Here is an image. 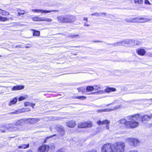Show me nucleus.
I'll return each instance as SVG.
<instances>
[{"label": "nucleus", "instance_id": "obj_30", "mask_svg": "<svg viewBox=\"0 0 152 152\" xmlns=\"http://www.w3.org/2000/svg\"><path fill=\"white\" fill-rule=\"evenodd\" d=\"M9 20V18L7 17H2L0 16V21L2 22H4L6 21Z\"/></svg>", "mask_w": 152, "mask_h": 152}, {"label": "nucleus", "instance_id": "obj_16", "mask_svg": "<svg viewBox=\"0 0 152 152\" xmlns=\"http://www.w3.org/2000/svg\"><path fill=\"white\" fill-rule=\"evenodd\" d=\"M152 118V114L150 116L145 115L142 117V121L144 123L145 121H148L150 118Z\"/></svg>", "mask_w": 152, "mask_h": 152}, {"label": "nucleus", "instance_id": "obj_26", "mask_svg": "<svg viewBox=\"0 0 152 152\" xmlns=\"http://www.w3.org/2000/svg\"><path fill=\"white\" fill-rule=\"evenodd\" d=\"M42 17L36 16L32 18L33 20L35 21H42Z\"/></svg>", "mask_w": 152, "mask_h": 152}, {"label": "nucleus", "instance_id": "obj_25", "mask_svg": "<svg viewBox=\"0 0 152 152\" xmlns=\"http://www.w3.org/2000/svg\"><path fill=\"white\" fill-rule=\"evenodd\" d=\"M25 121L24 119H20L18 121L16 124L17 125H21V126H22L25 123Z\"/></svg>", "mask_w": 152, "mask_h": 152}, {"label": "nucleus", "instance_id": "obj_50", "mask_svg": "<svg viewBox=\"0 0 152 152\" xmlns=\"http://www.w3.org/2000/svg\"><path fill=\"white\" fill-rule=\"evenodd\" d=\"M106 13L105 12H99V15L100 16H102V15H106Z\"/></svg>", "mask_w": 152, "mask_h": 152}, {"label": "nucleus", "instance_id": "obj_17", "mask_svg": "<svg viewBox=\"0 0 152 152\" xmlns=\"http://www.w3.org/2000/svg\"><path fill=\"white\" fill-rule=\"evenodd\" d=\"M137 53L140 55L143 56L146 53L145 50L143 49H139L137 51Z\"/></svg>", "mask_w": 152, "mask_h": 152}, {"label": "nucleus", "instance_id": "obj_11", "mask_svg": "<svg viewBox=\"0 0 152 152\" xmlns=\"http://www.w3.org/2000/svg\"><path fill=\"white\" fill-rule=\"evenodd\" d=\"M75 16L71 15H66V23H71L74 22L75 20Z\"/></svg>", "mask_w": 152, "mask_h": 152}, {"label": "nucleus", "instance_id": "obj_14", "mask_svg": "<svg viewBox=\"0 0 152 152\" xmlns=\"http://www.w3.org/2000/svg\"><path fill=\"white\" fill-rule=\"evenodd\" d=\"M58 21L61 23H66V15L60 16L57 18Z\"/></svg>", "mask_w": 152, "mask_h": 152}, {"label": "nucleus", "instance_id": "obj_5", "mask_svg": "<svg viewBox=\"0 0 152 152\" xmlns=\"http://www.w3.org/2000/svg\"><path fill=\"white\" fill-rule=\"evenodd\" d=\"M55 129L59 134V135L57 137L58 139H60L61 137L64 136L65 134V130L64 128L62 126L58 125L55 128Z\"/></svg>", "mask_w": 152, "mask_h": 152}, {"label": "nucleus", "instance_id": "obj_40", "mask_svg": "<svg viewBox=\"0 0 152 152\" xmlns=\"http://www.w3.org/2000/svg\"><path fill=\"white\" fill-rule=\"evenodd\" d=\"M20 111H23V112H24L25 111L28 112V111H30V110L28 108H26V109H23L21 110H20Z\"/></svg>", "mask_w": 152, "mask_h": 152}, {"label": "nucleus", "instance_id": "obj_49", "mask_svg": "<svg viewBox=\"0 0 152 152\" xmlns=\"http://www.w3.org/2000/svg\"><path fill=\"white\" fill-rule=\"evenodd\" d=\"M152 124H147L145 125V126L147 127H150L151 126Z\"/></svg>", "mask_w": 152, "mask_h": 152}, {"label": "nucleus", "instance_id": "obj_1", "mask_svg": "<svg viewBox=\"0 0 152 152\" xmlns=\"http://www.w3.org/2000/svg\"><path fill=\"white\" fill-rule=\"evenodd\" d=\"M125 145V143L118 142L114 145L107 143L104 145L102 148L101 152H121L124 151Z\"/></svg>", "mask_w": 152, "mask_h": 152}, {"label": "nucleus", "instance_id": "obj_32", "mask_svg": "<svg viewBox=\"0 0 152 152\" xmlns=\"http://www.w3.org/2000/svg\"><path fill=\"white\" fill-rule=\"evenodd\" d=\"M42 21L50 22L52 21V20L51 18H42Z\"/></svg>", "mask_w": 152, "mask_h": 152}, {"label": "nucleus", "instance_id": "obj_43", "mask_svg": "<svg viewBox=\"0 0 152 152\" xmlns=\"http://www.w3.org/2000/svg\"><path fill=\"white\" fill-rule=\"evenodd\" d=\"M79 36L78 35H71L69 36V37H71L72 38H74L75 37H77Z\"/></svg>", "mask_w": 152, "mask_h": 152}, {"label": "nucleus", "instance_id": "obj_33", "mask_svg": "<svg viewBox=\"0 0 152 152\" xmlns=\"http://www.w3.org/2000/svg\"><path fill=\"white\" fill-rule=\"evenodd\" d=\"M134 1L136 4H142L143 2V0H134Z\"/></svg>", "mask_w": 152, "mask_h": 152}, {"label": "nucleus", "instance_id": "obj_37", "mask_svg": "<svg viewBox=\"0 0 152 152\" xmlns=\"http://www.w3.org/2000/svg\"><path fill=\"white\" fill-rule=\"evenodd\" d=\"M40 34V31H35L34 32L33 35L39 36Z\"/></svg>", "mask_w": 152, "mask_h": 152}, {"label": "nucleus", "instance_id": "obj_31", "mask_svg": "<svg viewBox=\"0 0 152 152\" xmlns=\"http://www.w3.org/2000/svg\"><path fill=\"white\" fill-rule=\"evenodd\" d=\"M94 90V87L92 86H88L86 88V90L87 91H92Z\"/></svg>", "mask_w": 152, "mask_h": 152}, {"label": "nucleus", "instance_id": "obj_34", "mask_svg": "<svg viewBox=\"0 0 152 152\" xmlns=\"http://www.w3.org/2000/svg\"><path fill=\"white\" fill-rule=\"evenodd\" d=\"M94 90H99L102 89V87L99 85L94 86Z\"/></svg>", "mask_w": 152, "mask_h": 152}, {"label": "nucleus", "instance_id": "obj_18", "mask_svg": "<svg viewBox=\"0 0 152 152\" xmlns=\"http://www.w3.org/2000/svg\"><path fill=\"white\" fill-rule=\"evenodd\" d=\"M25 86H24L18 85L14 86L12 88V90L13 91L19 90H22L24 88Z\"/></svg>", "mask_w": 152, "mask_h": 152}, {"label": "nucleus", "instance_id": "obj_27", "mask_svg": "<svg viewBox=\"0 0 152 152\" xmlns=\"http://www.w3.org/2000/svg\"><path fill=\"white\" fill-rule=\"evenodd\" d=\"M123 46L127 45L129 47L130 39H127L122 41Z\"/></svg>", "mask_w": 152, "mask_h": 152}, {"label": "nucleus", "instance_id": "obj_52", "mask_svg": "<svg viewBox=\"0 0 152 152\" xmlns=\"http://www.w3.org/2000/svg\"><path fill=\"white\" fill-rule=\"evenodd\" d=\"M145 4H150V2L148 0H145Z\"/></svg>", "mask_w": 152, "mask_h": 152}, {"label": "nucleus", "instance_id": "obj_47", "mask_svg": "<svg viewBox=\"0 0 152 152\" xmlns=\"http://www.w3.org/2000/svg\"><path fill=\"white\" fill-rule=\"evenodd\" d=\"M117 43L118 46L123 45L122 41L117 42Z\"/></svg>", "mask_w": 152, "mask_h": 152}, {"label": "nucleus", "instance_id": "obj_8", "mask_svg": "<svg viewBox=\"0 0 152 152\" xmlns=\"http://www.w3.org/2000/svg\"><path fill=\"white\" fill-rule=\"evenodd\" d=\"M49 149V146L47 145H42L39 147L37 152H48Z\"/></svg>", "mask_w": 152, "mask_h": 152}, {"label": "nucleus", "instance_id": "obj_9", "mask_svg": "<svg viewBox=\"0 0 152 152\" xmlns=\"http://www.w3.org/2000/svg\"><path fill=\"white\" fill-rule=\"evenodd\" d=\"M31 11L34 12H41L42 13H49L51 12H58V11L57 10H43L41 9H32Z\"/></svg>", "mask_w": 152, "mask_h": 152}, {"label": "nucleus", "instance_id": "obj_4", "mask_svg": "<svg viewBox=\"0 0 152 152\" xmlns=\"http://www.w3.org/2000/svg\"><path fill=\"white\" fill-rule=\"evenodd\" d=\"M126 141L131 145L137 146L139 144V141L136 139L132 138H128L126 139Z\"/></svg>", "mask_w": 152, "mask_h": 152}, {"label": "nucleus", "instance_id": "obj_59", "mask_svg": "<svg viewBox=\"0 0 152 152\" xmlns=\"http://www.w3.org/2000/svg\"><path fill=\"white\" fill-rule=\"evenodd\" d=\"M106 128L107 129H108L109 128V125H107L106 126Z\"/></svg>", "mask_w": 152, "mask_h": 152}, {"label": "nucleus", "instance_id": "obj_19", "mask_svg": "<svg viewBox=\"0 0 152 152\" xmlns=\"http://www.w3.org/2000/svg\"><path fill=\"white\" fill-rule=\"evenodd\" d=\"M118 122L120 124H124L126 126V128H127V125L129 123L128 121H127L126 119L125 118H122L120 119L118 121Z\"/></svg>", "mask_w": 152, "mask_h": 152}, {"label": "nucleus", "instance_id": "obj_63", "mask_svg": "<svg viewBox=\"0 0 152 152\" xmlns=\"http://www.w3.org/2000/svg\"><path fill=\"white\" fill-rule=\"evenodd\" d=\"M26 48H30V47H28V46H26Z\"/></svg>", "mask_w": 152, "mask_h": 152}, {"label": "nucleus", "instance_id": "obj_24", "mask_svg": "<svg viewBox=\"0 0 152 152\" xmlns=\"http://www.w3.org/2000/svg\"><path fill=\"white\" fill-rule=\"evenodd\" d=\"M0 14L3 15L7 16L10 15V14L9 12L0 9Z\"/></svg>", "mask_w": 152, "mask_h": 152}, {"label": "nucleus", "instance_id": "obj_22", "mask_svg": "<svg viewBox=\"0 0 152 152\" xmlns=\"http://www.w3.org/2000/svg\"><path fill=\"white\" fill-rule=\"evenodd\" d=\"M18 11L17 14V16H20L21 15H24L26 13V11L24 10H21L20 9H18L17 10Z\"/></svg>", "mask_w": 152, "mask_h": 152}, {"label": "nucleus", "instance_id": "obj_57", "mask_svg": "<svg viewBox=\"0 0 152 152\" xmlns=\"http://www.w3.org/2000/svg\"><path fill=\"white\" fill-rule=\"evenodd\" d=\"M82 88H78V90L79 92H80L82 90V89H81Z\"/></svg>", "mask_w": 152, "mask_h": 152}, {"label": "nucleus", "instance_id": "obj_51", "mask_svg": "<svg viewBox=\"0 0 152 152\" xmlns=\"http://www.w3.org/2000/svg\"><path fill=\"white\" fill-rule=\"evenodd\" d=\"M128 152H138V151L136 150H131L129 151H128Z\"/></svg>", "mask_w": 152, "mask_h": 152}, {"label": "nucleus", "instance_id": "obj_23", "mask_svg": "<svg viewBox=\"0 0 152 152\" xmlns=\"http://www.w3.org/2000/svg\"><path fill=\"white\" fill-rule=\"evenodd\" d=\"M116 89L115 88H106L105 91L107 93H110L112 91H115Z\"/></svg>", "mask_w": 152, "mask_h": 152}, {"label": "nucleus", "instance_id": "obj_20", "mask_svg": "<svg viewBox=\"0 0 152 152\" xmlns=\"http://www.w3.org/2000/svg\"><path fill=\"white\" fill-rule=\"evenodd\" d=\"M97 124L100 125V124H106L109 125L110 123V121L107 120H104L102 121H97Z\"/></svg>", "mask_w": 152, "mask_h": 152}, {"label": "nucleus", "instance_id": "obj_38", "mask_svg": "<svg viewBox=\"0 0 152 152\" xmlns=\"http://www.w3.org/2000/svg\"><path fill=\"white\" fill-rule=\"evenodd\" d=\"M56 134H54V135H52V136H48V137H46L45 139V140L44 142V143H45L46 142V141L48 139H49V138H50V137H53L54 136H56Z\"/></svg>", "mask_w": 152, "mask_h": 152}, {"label": "nucleus", "instance_id": "obj_29", "mask_svg": "<svg viewBox=\"0 0 152 152\" xmlns=\"http://www.w3.org/2000/svg\"><path fill=\"white\" fill-rule=\"evenodd\" d=\"M29 146V144H28L27 145L22 144L20 146H18L19 148L25 149L28 148Z\"/></svg>", "mask_w": 152, "mask_h": 152}, {"label": "nucleus", "instance_id": "obj_36", "mask_svg": "<svg viewBox=\"0 0 152 152\" xmlns=\"http://www.w3.org/2000/svg\"><path fill=\"white\" fill-rule=\"evenodd\" d=\"M23 112L22 111H20L19 110H17L15 112H11L10 113H9V114H17L19 113H22Z\"/></svg>", "mask_w": 152, "mask_h": 152}, {"label": "nucleus", "instance_id": "obj_12", "mask_svg": "<svg viewBox=\"0 0 152 152\" xmlns=\"http://www.w3.org/2000/svg\"><path fill=\"white\" fill-rule=\"evenodd\" d=\"M129 43V47H132L141 44V42L139 41L134 39H130Z\"/></svg>", "mask_w": 152, "mask_h": 152}, {"label": "nucleus", "instance_id": "obj_44", "mask_svg": "<svg viewBox=\"0 0 152 152\" xmlns=\"http://www.w3.org/2000/svg\"><path fill=\"white\" fill-rule=\"evenodd\" d=\"M107 45H112L113 46H118V44L117 42L115 43H114V44H107Z\"/></svg>", "mask_w": 152, "mask_h": 152}, {"label": "nucleus", "instance_id": "obj_48", "mask_svg": "<svg viewBox=\"0 0 152 152\" xmlns=\"http://www.w3.org/2000/svg\"><path fill=\"white\" fill-rule=\"evenodd\" d=\"M31 103L29 102H26L25 103V106H28L31 105Z\"/></svg>", "mask_w": 152, "mask_h": 152}, {"label": "nucleus", "instance_id": "obj_46", "mask_svg": "<svg viewBox=\"0 0 152 152\" xmlns=\"http://www.w3.org/2000/svg\"><path fill=\"white\" fill-rule=\"evenodd\" d=\"M120 107H121L120 105H118V106H116V107H115L114 109H112L113 110L118 109Z\"/></svg>", "mask_w": 152, "mask_h": 152}, {"label": "nucleus", "instance_id": "obj_3", "mask_svg": "<svg viewBox=\"0 0 152 152\" xmlns=\"http://www.w3.org/2000/svg\"><path fill=\"white\" fill-rule=\"evenodd\" d=\"M125 21L128 22L132 23H144L147 21L148 20L147 19L145 18H135L133 19L132 18H126L125 20Z\"/></svg>", "mask_w": 152, "mask_h": 152}, {"label": "nucleus", "instance_id": "obj_13", "mask_svg": "<svg viewBox=\"0 0 152 152\" xmlns=\"http://www.w3.org/2000/svg\"><path fill=\"white\" fill-rule=\"evenodd\" d=\"M41 119L39 118H31L27 119V122L30 124H33L40 121Z\"/></svg>", "mask_w": 152, "mask_h": 152}, {"label": "nucleus", "instance_id": "obj_61", "mask_svg": "<svg viewBox=\"0 0 152 152\" xmlns=\"http://www.w3.org/2000/svg\"><path fill=\"white\" fill-rule=\"evenodd\" d=\"M26 152H32V151L31 150H28Z\"/></svg>", "mask_w": 152, "mask_h": 152}, {"label": "nucleus", "instance_id": "obj_15", "mask_svg": "<svg viewBox=\"0 0 152 152\" xmlns=\"http://www.w3.org/2000/svg\"><path fill=\"white\" fill-rule=\"evenodd\" d=\"M66 125L69 127L73 128L76 125L75 122L74 121H67L66 123Z\"/></svg>", "mask_w": 152, "mask_h": 152}, {"label": "nucleus", "instance_id": "obj_55", "mask_svg": "<svg viewBox=\"0 0 152 152\" xmlns=\"http://www.w3.org/2000/svg\"><path fill=\"white\" fill-rule=\"evenodd\" d=\"M84 25V26H90V25L89 24H88L86 23H85Z\"/></svg>", "mask_w": 152, "mask_h": 152}, {"label": "nucleus", "instance_id": "obj_62", "mask_svg": "<svg viewBox=\"0 0 152 152\" xmlns=\"http://www.w3.org/2000/svg\"><path fill=\"white\" fill-rule=\"evenodd\" d=\"M10 19L11 20H13V18L12 17H11L9 18V19Z\"/></svg>", "mask_w": 152, "mask_h": 152}, {"label": "nucleus", "instance_id": "obj_6", "mask_svg": "<svg viewBox=\"0 0 152 152\" xmlns=\"http://www.w3.org/2000/svg\"><path fill=\"white\" fill-rule=\"evenodd\" d=\"M10 126L11 127V131H20L23 130L22 126L20 125H17L16 124H11Z\"/></svg>", "mask_w": 152, "mask_h": 152}, {"label": "nucleus", "instance_id": "obj_10", "mask_svg": "<svg viewBox=\"0 0 152 152\" xmlns=\"http://www.w3.org/2000/svg\"><path fill=\"white\" fill-rule=\"evenodd\" d=\"M91 126V122H85L79 124L78 127L79 128H87L90 127Z\"/></svg>", "mask_w": 152, "mask_h": 152}, {"label": "nucleus", "instance_id": "obj_35", "mask_svg": "<svg viewBox=\"0 0 152 152\" xmlns=\"http://www.w3.org/2000/svg\"><path fill=\"white\" fill-rule=\"evenodd\" d=\"M75 98L77 99H79L81 100H83V99H85L86 98V97L83 96H75Z\"/></svg>", "mask_w": 152, "mask_h": 152}, {"label": "nucleus", "instance_id": "obj_2", "mask_svg": "<svg viewBox=\"0 0 152 152\" xmlns=\"http://www.w3.org/2000/svg\"><path fill=\"white\" fill-rule=\"evenodd\" d=\"M142 117V116L139 114H136L132 116H130L127 117L128 119L129 124L127 125V128H135L139 125V123L136 121L138 120Z\"/></svg>", "mask_w": 152, "mask_h": 152}, {"label": "nucleus", "instance_id": "obj_54", "mask_svg": "<svg viewBox=\"0 0 152 152\" xmlns=\"http://www.w3.org/2000/svg\"><path fill=\"white\" fill-rule=\"evenodd\" d=\"M22 46L20 45H16L15 47L17 48H21Z\"/></svg>", "mask_w": 152, "mask_h": 152}, {"label": "nucleus", "instance_id": "obj_58", "mask_svg": "<svg viewBox=\"0 0 152 152\" xmlns=\"http://www.w3.org/2000/svg\"><path fill=\"white\" fill-rule=\"evenodd\" d=\"M31 106L33 108H34V106L35 105V103H31Z\"/></svg>", "mask_w": 152, "mask_h": 152}, {"label": "nucleus", "instance_id": "obj_39", "mask_svg": "<svg viewBox=\"0 0 152 152\" xmlns=\"http://www.w3.org/2000/svg\"><path fill=\"white\" fill-rule=\"evenodd\" d=\"M91 15L92 16H95L96 17H98V16H100V15H99V13L96 12V13H92V14H91Z\"/></svg>", "mask_w": 152, "mask_h": 152}, {"label": "nucleus", "instance_id": "obj_64", "mask_svg": "<svg viewBox=\"0 0 152 152\" xmlns=\"http://www.w3.org/2000/svg\"><path fill=\"white\" fill-rule=\"evenodd\" d=\"M96 42H101V41H96Z\"/></svg>", "mask_w": 152, "mask_h": 152}, {"label": "nucleus", "instance_id": "obj_60", "mask_svg": "<svg viewBox=\"0 0 152 152\" xmlns=\"http://www.w3.org/2000/svg\"><path fill=\"white\" fill-rule=\"evenodd\" d=\"M84 20H86L87 21L88 20V18L86 17H84L83 19Z\"/></svg>", "mask_w": 152, "mask_h": 152}, {"label": "nucleus", "instance_id": "obj_45", "mask_svg": "<svg viewBox=\"0 0 152 152\" xmlns=\"http://www.w3.org/2000/svg\"><path fill=\"white\" fill-rule=\"evenodd\" d=\"M25 98H26L25 97H24L23 96H21L19 97V98L18 99V100L19 101H21L25 99Z\"/></svg>", "mask_w": 152, "mask_h": 152}, {"label": "nucleus", "instance_id": "obj_28", "mask_svg": "<svg viewBox=\"0 0 152 152\" xmlns=\"http://www.w3.org/2000/svg\"><path fill=\"white\" fill-rule=\"evenodd\" d=\"M113 110V109H111L107 108L104 109H101V110H97V111L98 112H109L111 111H112Z\"/></svg>", "mask_w": 152, "mask_h": 152}, {"label": "nucleus", "instance_id": "obj_41", "mask_svg": "<svg viewBox=\"0 0 152 152\" xmlns=\"http://www.w3.org/2000/svg\"><path fill=\"white\" fill-rule=\"evenodd\" d=\"M49 147V148H50L51 149H53L55 148V146H54V145L53 143H52L50 145Z\"/></svg>", "mask_w": 152, "mask_h": 152}, {"label": "nucleus", "instance_id": "obj_56", "mask_svg": "<svg viewBox=\"0 0 152 152\" xmlns=\"http://www.w3.org/2000/svg\"><path fill=\"white\" fill-rule=\"evenodd\" d=\"M56 152H63V151L62 149H59Z\"/></svg>", "mask_w": 152, "mask_h": 152}, {"label": "nucleus", "instance_id": "obj_42", "mask_svg": "<svg viewBox=\"0 0 152 152\" xmlns=\"http://www.w3.org/2000/svg\"><path fill=\"white\" fill-rule=\"evenodd\" d=\"M104 93V91L102 90L99 91L97 92L98 94H102Z\"/></svg>", "mask_w": 152, "mask_h": 152}, {"label": "nucleus", "instance_id": "obj_7", "mask_svg": "<svg viewBox=\"0 0 152 152\" xmlns=\"http://www.w3.org/2000/svg\"><path fill=\"white\" fill-rule=\"evenodd\" d=\"M10 125H11V124H9L5 126L3 124H0V131L2 132H5L7 130L11 131Z\"/></svg>", "mask_w": 152, "mask_h": 152}, {"label": "nucleus", "instance_id": "obj_21", "mask_svg": "<svg viewBox=\"0 0 152 152\" xmlns=\"http://www.w3.org/2000/svg\"><path fill=\"white\" fill-rule=\"evenodd\" d=\"M17 101V98L16 97L15 98L12 100H11L8 103L9 106H10L16 103Z\"/></svg>", "mask_w": 152, "mask_h": 152}, {"label": "nucleus", "instance_id": "obj_53", "mask_svg": "<svg viewBox=\"0 0 152 152\" xmlns=\"http://www.w3.org/2000/svg\"><path fill=\"white\" fill-rule=\"evenodd\" d=\"M87 152H97V150L96 149H94Z\"/></svg>", "mask_w": 152, "mask_h": 152}]
</instances>
